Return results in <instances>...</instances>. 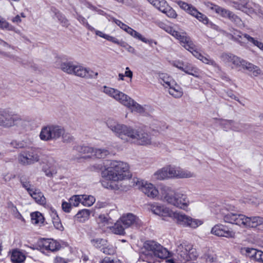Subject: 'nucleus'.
Returning a JSON list of instances; mask_svg holds the SVG:
<instances>
[{
    "mask_svg": "<svg viewBox=\"0 0 263 263\" xmlns=\"http://www.w3.org/2000/svg\"><path fill=\"white\" fill-rule=\"evenodd\" d=\"M107 125L116 136L122 140L126 141L128 140H134L141 145L152 143L150 135L143 129H136L132 126L119 124L110 120L107 121Z\"/></svg>",
    "mask_w": 263,
    "mask_h": 263,
    "instance_id": "obj_1",
    "label": "nucleus"
},
{
    "mask_svg": "<svg viewBox=\"0 0 263 263\" xmlns=\"http://www.w3.org/2000/svg\"><path fill=\"white\" fill-rule=\"evenodd\" d=\"M221 218L226 223L236 224L246 228H256L263 224V217H248L241 214L234 213L235 208L231 204H225L218 209Z\"/></svg>",
    "mask_w": 263,
    "mask_h": 263,
    "instance_id": "obj_2",
    "label": "nucleus"
},
{
    "mask_svg": "<svg viewBox=\"0 0 263 263\" xmlns=\"http://www.w3.org/2000/svg\"><path fill=\"white\" fill-rule=\"evenodd\" d=\"M104 180L117 181L130 177L128 165L124 162L116 160L109 161L108 166L101 173Z\"/></svg>",
    "mask_w": 263,
    "mask_h": 263,
    "instance_id": "obj_3",
    "label": "nucleus"
},
{
    "mask_svg": "<svg viewBox=\"0 0 263 263\" xmlns=\"http://www.w3.org/2000/svg\"><path fill=\"white\" fill-rule=\"evenodd\" d=\"M140 258L148 263H155L158 258H165L170 252L160 244L154 240H146L143 243Z\"/></svg>",
    "mask_w": 263,
    "mask_h": 263,
    "instance_id": "obj_4",
    "label": "nucleus"
},
{
    "mask_svg": "<svg viewBox=\"0 0 263 263\" xmlns=\"http://www.w3.org/2000/svg\"><path fill=\"white\" fill-rule=\"evenodd\" d=\"M161 198L165 202L178 208L186 210L190 201L185 194L175 192L171 187L162 186L160 188Z\"/></svg>",
    "mask_w": 263,
    "mask_h": 263,
    "instance_id": "obj_5",
    "label": "nucleus"
},
{
    "mask_svg": "<svg viewBox=\"0 0 263 263\" xmlns=\"http://www.w3.org/2000/svg\"><path fill=\"white\" fill-rule=\"evenodd\" d=\"M177 257L183 263H195L198 254L196 250L191 245H180L177 250Z\"/></svg>",
    "mask_w": 263,
    "mask_h": 263,
    "instance_id": "obj_6",
    "label": "nucleus"
},
{
    "mask_svg": "<svg viewBox=\"0 0 263 263\" xmlns=\"http://www.w3.org/2000/svg\"><path fill=\"white\" fill-rule=\"evenodd\" d=\"M63 133V128L54 125H49L41 129L40 138L45 141L56 140L59 139Z\"/></svg>",
    "mask_w": 263,
    "mask_h": 263,
    "instance_id": "obj_7",
    "label": "nucleus"
},
{
    "mask_svg": "<svg viewBox=\"0 0 263 263\" xmlns=\"http://www.w3.org/2000/svg\"><path fill=\"white\" fill-rule=\"evenodd\" d=\"M170 217L173 218L179 224L194 229L197 228L203 223V222L200 220L192 218L189 216L180 213L172 212V214H171Z\"/></svg>",
    "mask_w": 263,
    "mask_h": 263,
    "instance_id": "obj_8",
    "label": "nucleus"
},
{
    "mask_svg": "<svg viewBox=\"0 0 263 263\" xmlns=\"http://www.w3.org/2000/svg\"><path fill=\"white\" fill-rule=\"evenodd\" d=\"M17 160L23 165H29L37 162L40 160V155L34 149L26 150L18 155Z\"/></svg>",
    "mask_w": 263,
    "mask_h": 263,
    "instance_id": "obj_9",
    "label": "nucleus"
},
{
    "mask_svg": "<svg viewBox=\"0 0 263 263\" xmlns=\"http://www.w3.org/2000/svg\"><path fill=\"white\" fill-rule=\"evenodd\" d=\"M190 44L191 45H188L185 49L191 52L194 57L201 61L204 64L211 65L218 70H221L219 65L213 59H211L209 55L206 54L204 56L197 50L193 42Z\"/></svg>",
    "mask_w": 263,
    "mask_h": 263,
    "instance_id": "obj_10",
    "label": "nucleus"
},
{
    "mask_svg": "<svg viewBox=\"0 0 263 263\" xmlns=\"http://www.w3.org/2000/svg\"><path fill=\"white\" fill-rule=\"evenodd\" d=\"M176 166L168 165L156 172L153 175V177L160 180L176 178Z\"/></svg>",
    "mask_w": 263,
    "mask_h": 263,
    "instance_id": "obj_11",
    "label": "nucleus"
},
{
    "mask_svg": "<svg viewBox=\"0 0 263 263\" xmlns=\"http://www.w3.org/2000/svg\"><path fill=\"white\" fill-rule=\"evenodd\" d=\"M21 119L15 115H10L8 112L0 110V126L10 127L17 124Z\"/></svg>",
    "mask_w": 263,
    "mask_h": 263,
    "instance_id": "obj_12",
    "label": "nucleus"
},
{
    "mask_svg": "<svg viewBox=\"0 0 263 263\" xmlns=\"http://www.w3.org/2000/svg\"><path fill=\"white\" fill-rule=\"evenodd\" d=\"M211 234L218 237H224L228 238H234L235 233L228 226L222 224L215 225L211 229Z\"/></svg>",
    "mask_w": 263,
    "mask_h": 263,
    "instance_id": "obj_13",
    "label": "nucleus"
},
{
    "mask_svg": "<svg viewBox=\"0 0 263 263\" xmlns=\"http://www.w3.org/2000/svg\"><path fill=\"white\" fill-rule=\"evenodd\" d=\"M135 182L136 185L138 186V188L148 197L154 198L158 196L159 192L153 184L140 181L138 179H137Z\"/></svg>",
    "mask_w": 263,
    "mask_h": 263,
    "instance_id": "obj_14",
    "label": "nucleus"
},
{
    "mask_svg": "<svg viewBox=\"0 0 263 263\" xmlns=\"http://www.w3.org/2000/svg\"><path fill=\"white\" fill-rule=\"evenodd\" d=\"M120 220L124 227L127 228L132 226L139 227L141 224V220L132 213H127L123 215Z\"/></svg>",
    "mask_w": 263,
    "mask_h": 263,
    "instance_id": "obj_15",
    "label": "nucleus"
},
{
    "mask_svg": "<svg viewBox=\"0 0 263 263\" xmlns=\"http://www.w3.org/2000/svg\"><path fill=\"white\" fill-rule=\"evenodd\" d=\"M220 57L224 62L231 63L236 67L239 66L243 67L246 62L245 60L231 53H223Z\"/></svg>",
    "mask_w": 263,
    "mask_h": 263,
    "instance_id": "obj_16",
    "label": "nucleus"
},
{
    "mask_svg": "<svg viewBox=\"0 0 263 263\" xmlns=\"http://www.w3.org/2000/svg\"><path fill=\"white\" fill-rule=\"evenodd\" d=\"M40 247L43 251L54 252L59 250L61 246L52 239L43 238L40 242Z\"/></svg>",
    "mask_w": 263,
    "mask_h": 263,
    "instance_id": "obj_17",
    "label": "nucleus"
},
{
    "mask_svg": "<svg viewBox=\"0 0 263 263\" xmlns=\"http://www.w3.org/2000/svg\"><path fill=\"white\" fill-rule=\"evenodd\" d=\"M151 210L154 214L162 217H171L173 212L169 208L158 203L152 204Z\"/></svg>",
    "mask_w": 263,
    "mask_h": 263,
    "instance_id": "obj_18",
    "label": "nucleus"
},
{
    "mask_svg": "<svg viewBox=\"0 0 263 263\" xmlns=\"http://www.w3.org/2000/svg\"><path fill=\"white\" fill-rule=\"evenodd\" d=\"M126 103L124 104V106L130 109L132 111H135L138 113H143L145 111L144 107L135 101L129 96L128 97L126 100Z\"/></svg>",
    "mask_w": 263,
    "mask_h": 263,
    "instance_id": "obj_19",
    "label": "nucleus"
},
{
    "mask_svg": "<svg viewBox=\"0 0 263 263\" xmlns=\"http://www.w3.org/2000/svg\"><path fill=\"white\" fill-rule=\"evenodd\" d=\"M201 259L206 263H217V257L214 252L210 249H205L200 256Z\"/></svg>",
    "mask_w": 263,
    "mask_h": 263,
    "instance_id": "obj_20",
    "label": "nucleus"
},
{
    "mask_svg": "<svg viewBox=\"0 0 263 263\" xmlns=\"http://www.w3.org/2000/svg\"><path fill=\"white\" fill-rule=\"evenodd\" d=\"M174 37L179 40L181 45L185 48L188 45H191L190 44L193 42L191 38L187 35L186 33L184 31H177Z\"/></svg>",
    "mask_w": 263,
    "mask_h": 263,
    "instance_id": "obj_21",
    "label": "nucleus"
},
{
    "mask_svg": "<svg viewBox=\"0 0 263 263\" xmlns=\"http://www.w3.org/2000/svg\"><path fill=\"white\" fill-rule=\"evenodd\" d=\"M29 195L38 204L41 205H45L46 204V198L40 190L35 189Z\"/></svg>",
    "mask_w": 263,
    "mask_h": 263,
    "instance_id": "obj_22",
    "label": "nucleus"
},
{
    "mask_svg": "<svg viewBox=\"0 0 263 263\" xmlns=\"http://www.w3.org/2000/svg\"><path fill=\"white\" fill-rule=\"evenodd\" d=\"M26 259V256L21 251L15 249L12 252L11 260L13 263H22Z\"/></svg>",
    "mask_w": 263,
    "mask_h": 263,
    "instance_id": "obj_23",
    "label": "nucleus"
},
{
    "mask_svg": "<svg viewBox=\"0 0 263 263\" xmlns=\"http://www.w3.org/2000/svg\"><path fill=\"white\" fill-rule=\"evenodd\" d=\"M159 82L165 88H168L171 86H173L175 82L167 74L163 73L159 74Z\"/></svg>",
    "mask_w": 263,
    "mask_h": 263,
    "instance_id": "obj_24",
    "label": "nucleus"
},
{
    "mask_svg": "<svg viewBox=\"0 0 263 263\" xmlns=\"http://www.w3.org/2000/svg\"><path fill=\"white\" fill-rule=\"evenodd\" d=\"M128 95L117 89H115L114 92H112V94L110 96L111 98L119 102L123 105L124 104L126 103V100L127 98H128Z\"/></svg>",
    "mask_w": 263,
    "mask_h": 263,
    "instance_id": "obj_25",
    "label": "nucleus"
},
{
    "mask_svg": "<svg viewBox=\"0 0 263 263\" xmlns=\"http://www.w3.org/2000/svg\"><path fill=\"white\" fill-rule=\"evenodd\" d=\"M53 160L48 161V163L43 165L42 170L45 173L46 176L51 177L53 175L56 174L57 171L55 166L52 164Z\"/></svg>",
    "mask_w": 263,
    "mask_h": 263,
    "instance_id": "obj_26",
    "label": "nucleus"
},
{
    "mask_svg": "<svg viewBox=\"0 0 263 263\" xmlns=\"http://www.w3.org/2000/svg\"><path fill=\"white\" fill-rule=\"evenodd\" d=\"M168 93L175 98H179L183 95L182 88L175 82L173 86L168 87Z\"/></svg>",
    "mask_w": 263,
    "mask_h": 263,
    "instance_id": "obj_27",
    "label": "nucleus"
},
{
    "mask_svg": "<svg viewBox=\"0 0 263 263\" xmlns=\"http://www.w3.org/2000/svg\"><path fill=\"white\" fill-rule=\"evenodd\" d=\"M176 178H188L195 176V174L186 170L177 167Z\"/></svg>",
    "mask_w": 263,
    "mask_h": 263,
    "instance_id": "obj_28",
    "label": "nucleus"
},
{
    "mask_svg": "<svg viewBox=\"0 0 263 263\" xmlns=\"http://www.w3.org/2000/svg\"><path fill=\"white\" fill-rule=\"evenodd\" d=\"M90 211L88 209H83L80 211L75 216L76 220L81 222H84L88 219L90 216Z\"/></svg>",
    "mask_w": 263,
    "mask_h": 263,
    "instance_id": "obj_29",
    "label": "nucleus"
},
{
    "mask_svg": "<svg viewBox=\"0 0 263 263\" xmlns=\"http://www.w3.org/2000/svg\"><path fill=\"white\" fill-rule=\"evenodd\" d=\"M0 28L3 30L14 31L16 33L20 34V31L16 29L14 27L10 24L4 18L0 16Z\"/></svg>",
    "mask_w": 263,
    "mask_h": 263,
    "instance_id": "obj_30",
    "label": "nucleus"
},
{
    "mask_svg": "<svg viewBox=\"0 0 263 263\" xmlns=\"http://www.w3.org/2000/svg\"><path fill=\"white\" fill-rule=\"evenodd\" d=\"M211 9L214 11H215L217 14H220L223 17H228L229 18L232 14V12L230 11L229 10L220 7L217 5H213L211 7Z\"/></svg>",
    "mask_w": 263,
    "mask_h": 263,
    "instance_id": "obj_31",
    "label": "nucleus"
},
{
    "mask_svg": "<svg viewBox=\"0 0 263 263\" xmlns=\"http://www.w3.org/2000/svg\"><path fill=\"white\" fill-rule=\"evenodd\" d=\"M243 68L252 71L253 74L255 77L260 74L261 72V69L258 66L248 62L247 61L246 62Z\"/></svg>",
    "mask_w": 263,
    "mask_h": 263,
    "instance_id": "obj_32",
    "label": "nucleus"
},
{
    "mask_svg": "<svg viewBox=\"0 0 263 263\" xmlns=\"http://www.w3.org/2000/svg\"><path fill=\"white\" fill-rule=\"evenodd\" d=\"M75 64L72 62H66L62 63L61 64V68L64 72L72 74L73 73V69L74 68Z\"/></svg>",
    "mask_w": 263,
    "mask_h": 263,
    "instance_id": "obj_33",
    "label": "nucleus"
},
{
    "mask_svg": "<svg viewBox=\"0 0 263 263\" xmlns=\"http://www.w3.org/2000/svg\"><path fill=\"white\" fill-rule=\"evenodd\" d=\"M191 15L196 17L200 22H201L204 24H208L209 19L204 14L199 12L196 8L192 9Z\"/></svg>",
    "mask_w": 263,
    "mask_h": 263,
    "instance_id": "obj_34",
    "label": "nucleus"
},
{
    "mask_svg": "<svg viewBox=\"0 0 263 263\" xmlns=\"http://www.w3.org/2000/svg\"><path fill=\"white\" fill-rule=\"evenodd\" d=\"M81 196L83 197L81 198L82 204L85 206H91L96 201L95 198L91 195H81Z\"/></svg>",
    "mask_w": 263,
    "mask_h": 263,
    "instance_id": "obj_35",
    "label": "nucleus"
},
{
    "mask_svg": "<svg viewBox=\"0 0 263 263\" xmlns=\"http://www.w3.org/2000/svg\"><path fill=\"white\" fill-rule=\"evenodd\" d=\"M52 222L55 228L59 231L64 230V227L55 211H52Z\"/></svg>",
    "mask_w": 263,
    "mask_h": 263,
    "instance_id": "obj_36",
    "label": "nucleus"
},
{
    "mask_svg": "<svg viewBox=\"0 0 263 263\" xmlns=\"http://www.w3.org/2000/svg\"><path fill=\"white\" fill-rule=\"evenodd\" d=\"M126 228L122 224L121 220H119L115 223L112 228V231L116 234L123 235L124 234V230Z\"/></svg>",
    "mask_w": 263,
    "mask_h": 263,
    "instance_id": "obj_37",
    "label": "nucleus"
},
{
    "mask_svg": "<svg viewBox=\"0 0 263 263\" xmlns=\"http://www.w3.org/2000/svg\"><path fill=\"white\" fill-rule=\"evenodd\" d=\"M250 126L248 124L237 123L232 120V130L235 132H245Z\"/></svg>",
    "mask_w": 263,
    "mask_h": 263,
    "instance_id": "obj_38",
    "label": "nucleus"
},
{
    "mask_svg": "<svg viewBox=\"0 0 263 263\" xmlns=\"http://www.w3.org/2000/svg\"><path fill=\"white\" fill-rule=\"evenodd\" d=\"M91 243L95 248L102 250V248L107 245V240L102 238H96L91 240Z\"/></svg>",
    "mask_w": 263,
    "mask_h": 263,
    "instance_id": "obj_39",
    "label": "nucleus"
},
{
    "mask_svg": "<svg viewBox=\"0 0 263 263\" xmlns=\"http://www.w3.org/2000/svg\"><path fill=\"white\" fill-rule=\"evenodd\" d=\"M31 221L33 224L42 223L44 222V217L39 212H35L31 214Z\"/></svg>",
    "mask_w": 263,
    "mask_h": 263,
    "instance_id": "obj_40",
    "label": "nucleus"
},
{
    "mask_svg": "<svg viewBox=\"0 0 263 263\" xmlns=\"http://www.w3.org/2000/svg\"><path fill=\"white\" fill-rule=\"evenodd\" d=\"M74 149L81 153L92 154L95 149L88 146L77 145L74 147Z\"/></svg>",
    "mask_w": 263,
    "mask_h": 263,
    "instance_id": "obj_41",
    "label": "nucleus"
},
{
    "mask_svg": "<svg viewBox=\"0 0 263 263\" xmlns=\"http://www.w3.org/2000/svg\"><path fill=\"white\" fill-rule=\"evenodd\" d=\"M163 7L164 10L163 9H161L160 10L162 12L165 13L167 16L171 18H175L177 16V14L175 11L170 7L166 3V5L164 6Z\"/></svg>",
    "mask_w": 263,
    "mask_h": 263,
    "instance_id": "obj_42",
    "label": "nucleus"
},
{
    "mask_svg": "<svg viewBox=\"0 0 263 263\" xmlns=\"http://www.w3.org/2000/svg\"><path fill=\"white\" fill-rule=\"evenodd\" d=\"M85 69L86 67H84L81 65L75 64L74 68L73 69V73L72 74H74L77 77L84 78L85 76Z\"/></svg>",
    "mask_w": 263,
    "mask_h": 263,
    "instance_id": "obj_43",
    "label": "nucleus"
},
{
    "mask_svg": "<svg viewBox=\"0 0 263 263\" xmlns=\"http://www.w3.org/2000/svg\"><path fill=\"white\" fill-rule=\"evenodd\" d=\"M187 74L197 78H200L203 74V72L199 68L193 65L189 70V73Z\"/></svg>",
    "mask_w": 263,
    "mask_h": 263,
    "instance_id": "obj_44",
    "label": "nucleus"
},
{
    "mask_svg": "<svg viewBox=\"0 0 263 263\" xmlns=\"http://www.w3.org/2000/svg\"><path fill=\"white\" fill-rule=\"evenodd\" d=\"M93 154L98 158H104L109 154V152L105 148H99L95 149Z\"/></svg>",
    "mask_w": 263,
    "mask_h": 263,
    "instance_id": "obj_45",
    "label": "nucleus"
},
{
    "mask_svg": "<svg viewBox=\"0 0 263 263\" xmlns=\"http://www.w3.org/2000/svg\"><path fill=\"white\" fill-rule=\"evenodd\" d=\"M177 4L179 6V7L182 9L186 11L190 14H192V9H195V8L192 6L191 5H189L184 2L179 1L177 2Z\"/></svg>",
    "mask_w": 263,
    "mask_h": 263,
    "instance_id": "obj_46",
    "label": "nucleus"
},
{
    "mask_svg": "<svg viewBox=\"0 0 263 263\" xmlns=\"http://www.w3.org/2000/svg\"><path fill=\"white\" fill-rule=\"evenodd\" d=\"M152 5L158 9L159 11L161 9L164 10L163 7L166 5V2L165 0H147Z\"/></svg>",
    "mask_w": 263,
    "mask_h": 263,
    "instance_id": "obj_47",
    "label": "nucleus"
},
{
    "mask_svg": "<svg viewBox=\"0 0 263 263\" xmlns=\"http://www.w3.org/2000/svg\"><path fill=\"white\" fill-rule=\"evenodd\" d=\"M232 120H220L219 124L226 131L232 130Z\"/></svg>",
    "mask_w": 263,
    "mask_h": 263,
    "instance_id": "obj_48",
    "label": "nucleus"
},
{
    "mask_svg": "<svg viewBox=\"0 0 263 263\" xmlns=\"http://www.w3.org/2000/svg\"><path fill=\"white\" fill-rule=\"evenodd\" d=\"M126 32L135 39H138L140 41H141V39L143 37L140 33H139V32H138L137 31H136V30H135L130 27L127 28Z\"/></svg>",
    "mask_w": 263,
    "mask_h": 263,
    "instance_id": "obj_49",
    "label": "nucleus"
},
{
    "mask_svg": "<svg viewBox=\"0 0 263 263\" xmlns=\"http://www.w3.org/2000/svg\"><path fill=\"white\" fill-rule=\"evenodd\" d=\"M81 198H83L80 195H74L72 196L69 199L71 205L73 206H77L80 203H82Z\"/></svg>",
    "mask_w": 263,
    "mask_h": 263,
    "instance_id": "obj_50",
    "label": "nucleus"
},
{
    "mask_svg": "<svg viewBox=\"0 0 263 263\" xmlns=\"http://www.w3.org/2000/svg\"><path fill=\"white\" fill-rule=\"evenodd\" d=\"M55 16L59 20V21L62 24L63 26H67L68 25V20L59 11H55Z\"/></svg>",
    "mask_w": 263,
    "mask_h": 263,
    "instance_id": "obj_51",
    "label": "nucleus"
},
{
    "mask_svg": "<svg viewBox=\"0 0 263 263\" xmlns=\"http://www.w3.org/2000/svg\"><path fill=\"white\" fill-rule=\"evenodd\" d=\"M84 78L86 79H96L98 76L97 72H95L88 68H86Z\"/></svg>",
    "mask_w": 263,
    "mask_h": 263,
    "instance_id": "obj_52",
    "label": "nucleus"
},
{
    "mask_svg": "<svg viewBox=\"0 0 263 263\" xmlns=\"http://www.w3.org/2000/svg\"><path fill=\"white\" fill-rule=\"evenodd\" d=\"M229 19L234 22L237 26L240 27L243 26V24L241 20L237 15L232 13Z\"/></svg>",
    "mask_w": 263,
    "mask_h": 263,
    "instance_id": "obj_53",
    "label": "nucleus"
},
{
    "mask_svg": "<svg viewBox=\"0 0 263 263\" xmlns=\"http://www.w3.org/2000/svg\"><path fill=\"white\" fill-rule=\"evenodd\" d=\"M62 141L64 143H70L73 141V137L68 133H65L64 129L63 128V133L61 135Z\"/></svg>",
    "mask_w": 263,
    "mask_h": 263,
    "instance_id": "obj_54",
    "label": "nucleus"
},
{
    "mask_svg": "<svg viewBox=\"0 0 263 263\" xmlns=\"http://www.w3.org/2000/svg\"><path fill=\"white\" fill-rule=\"evenodd\" d=\"M257 250L250 248H245L243 251L245 252L246 255L250 257L254 258Z\"/></svg>",
    "mask_w": 263,
    "mask_h": 263,
    "instance_id": "obj_55",
    "label": "nucleus"
},
{
    "mask_svg": "<svg viewBox=\"0 0 263 263\" xmlns=\"http://www.w3.org/2000/svg\"><path fill=\"white\" fill-rule=\"evenodd\" d=\"M21 184L24 188H25L28 193L30 194L35 189L31 187L32 185L29 181L21 180Z\"/></svg>",
    "mask_w": 263,
    "mask_h": 263,
    "instance_id": "obj_56",
    "label": "nucleus"
},
{
    "mask_svg": "<svg viewBox=\"0 0 263 263\" xmlns=\"http://www.w3.org/2000/svg\"><path fill=\"white\" fill-rule=\"evenodd\" d=\"M161 27L174 37L177 31V30L174 29L172 27L166 25L165 24H162Z\"/></svg>",
    "mask_w": 263,
    "mask_h": 263,
    "instance_id": "obj_57",
    "label": "nucleus"
},
{
    "mask_svg": "<svg viewBox=\"0 0 263 263\" xmlns=\"http://www.w3.org/2000/svg\"><path fill=\"white\" fill-rule=\"evenodd\" d=\"M119 45L124 47L128 52L133 54L135 53V49L132 46L129 45L127 43L124 42H120Z\"/></svg>",
    "mask_w": 263,
    "mask_h": 263,
    "instance_id": "obj_58",
    "label": "nucleus"
},
{
    "mask_svg": "<svg viewBox=\"0 0 263 263\" xmlns=\"http://www.w3.org/2000/svg\"><path fill=\"white\" fill-rule=\"evenodd\" d=\"M242 33L237 30H235L232 34V39L237 42H240V39H241Z\"/></svg>",
    "mask_w": 263,
    "mask_h": 263,
    "instance_id": "obj_59",
    "label": "nucleus"
},
{
    "mask_svg": "<svg viewBox=\"0 0 263 263\" xmlns=\"http://www.w3.org/2000/svg\"><path fill=\"white\" fill-rule=\"evenodd\" d=\"M115 88L104 86L102 88V91L110 97L112 92H114Z\"/></svg>",
    "mask_w": 263,
    "mask_h": 263,
    "instance_id": "obj_60",
    "label": "nucleus"
},
{
    "mask_svg": "<svg viewBox=\"0 0 263 263\" xmlns=\"http://www.w3.org/2000/svg\"><path fill=\"white\" fill-rule=\"evenodd\" d=\"M71 206L72 205L70 202H67L66 201H63L62 204V208L63 210L66 213L70 212L71 209Z\"/></svg>",
    "mask_w": 263,
    "mask_h": 263,
    "instance_id": "obj_61",
    "label": "nucleus"
},
{
    "mask_svg": "<svg viewBox=\"0 0 263 263\" xmlns=\"http://www.w3.org/2000/svg\"><path fill=\"white\" fill-rule=\"evenodd\" d=\"M254 259L258 262L263 263V252L257 250Z\"/></svg>",
    "mask_w": 263,
    "mask_h": 263,
    "instance_id": "obj_62",
    "label": "nucleus"
},
{
    "mask_svg": "<svg viewBox=\"0 0 263 263\" xmlns=\"http://www.w3.org/2000/svg\"><path fill=\"white\" fill-rule=\"evenodd\" d=\"M102 252L106 254L111 255L113 254L115 252V250L112 247H109L107 245L102 248Z\"/></svg>",
    "mask_w": 263,
    "mask_h": 263,
    "instance_id": "obj_63",
    "label": "nucleus"
},
{
    "mask_svg": "<svg viewBox=\"0 0 263 263\" xmlns=\"http://www.w3.org/2000/svg\"><path fill=\"white\" fill-rule=\"evenodd\" d=\"M184 64V63L181 61H175L173 63V65L178 68L180 70H182L183 69V65Z\"/></svg>",
    "mask_w": 263,
    "mask_h": 263,
    "instance_id": "obj_64",
    "label": "nucleus"
}]
</instances>
